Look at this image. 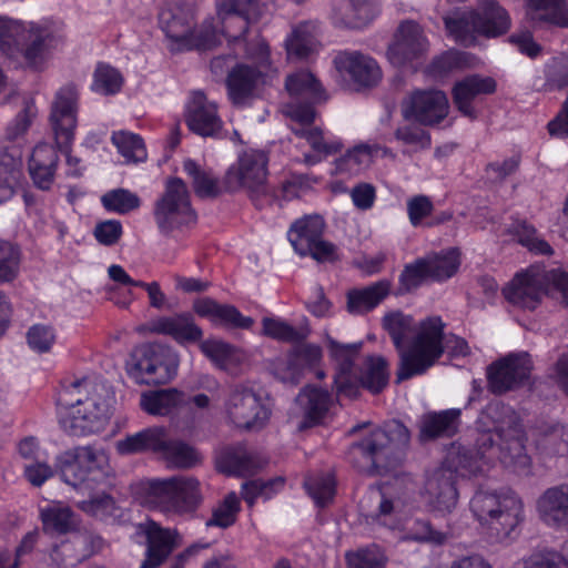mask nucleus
Here are the masks:
<instances>
[{
  "label": "nucleus",
  "mask_w": 568,
  "mask_h": 568,
  "mask_svg": "<svg viewBox=\"0 0 568 568\" xmlns=\"http://www.w3.org/2000/svg\"><path fill=\"white\" fill-rule=\"evenodd\" d=\"M527 17L535 23L568 28L565 0H526Z\"/></svg>",
  "instance_id": "obj_42"
},
{
  "label": "nucleus",
  "mask_w": 568,
  "mask_h": 568,
  "mask_svg": "<svg viewBox=\"0 0 568 568\" xmlns=\"http://www.w3.org/2000/svg\"><path fill=\"white\" fill-rule=\"evenodd\" d=\"M323 361L321 345L306 341L293 343L285 357L276 358L272 363V374L280 382L293 386L298 385L307 374L323 381L326 377Z\"/></svg>",
  "instance_id": "obj_14"
},
{
  "label": "nucleus",
  "mask_w": 568,
  "mask_h": 568,
  "mask_svg": "<svg viewBox=\"0 0 568 568\" xmlns=\"http://www.w3.org/2000/svg\"><path fill=\"white\" fill-rule=\"evenodd\" d=\"M423 260L429 282L444 283L455 276L460 267V253L456 247L435 252Z\"/></svg>",
  "instance_id": "obj_45"
},
{
  "label": "nucleus",
  "mask_w": 568,
  "mask_h": 568,
  "mask_svg": "<svg viewBox=\"0 0 568 568\" xmlns=\"http://www.w3.org/2000/svg\"><path fill=\"white\" fill-rule=\"evenodd\" d=\"M261 334L271 339L282 343H300L308 338L311 329L308 326L295 327L287 321L277 316H265L262 318Z\"/></svg>",
  "instance_id": "obj_52"
},
{
  "label": "nucleus",
  "mask_w": 568,
  "mask_h": 568,
  "mask_svg": "<svg viewBox=\"0 0 568 568\" xmlns=\"http://www.w3.org/2000/svg\"><path fill=\"white\" fill-rule=\"evenodd\" d=\"M460 416L462 410L459 408H448L425 414L419 428L420 440L429 442L438 438H452L458 432Z\"/></svg>",
  "instance_id": "obj_36"
},
{
  "label": "nucleus",
  "mask_w": 568,
  "mask_h": 568,
  "mask_svg": "<svg viewBox=\"0 0 568 568\" xmlns=\"http://www.w3.org/2000/svg\"><path fill=\"white\" fill-rule=\"evenodd\" d=\"M183 171L192 180L194 193L200 199H215L221 193L219 179L201 168L193 159L183 162Z\"/></svg>",
  "instance_id": "obj_54"
},
{
  "label": "nucleus",
  "mask_w": 568,
  "mask_h": 568,
  "mask_svg": "<svg viewBox=\"0 0 568 568\" xmlns=\"http://www.w3.org/2000/svg\"><path fill=\"white\" fill-rule=\"evenodd\" d=\"M392 282L376 281L364 287H354L346 293V311L352 315H366L374 311L390 294Z\"/></svg>",
  "instance_id": "obj_32"
},
{
  "label": "nucleus",
  "mask_w": 568,
  "mask_h": 568,
  "mask_svg": "<svg viewBox=\"0 0 568 568\" xmlns=\"http://www.w3.org/2000/svg\"><path fill=\"white\" fill-rule=\"evenodd\" d=\"M84 539L74 535L54 545L49 554L54 568H75L90 558V551L84 549Z\"/></svg>",
  "instance_id": "obj_50"
},
{
  "label": "nucleus",
  "mask_w": 568,
  "mask_h": 568,
  "mask_svg": "<svg viewBox=\"0 0 568 568\" xmlns=\"http://www.w3.org/2000/svg\"><path fill=\"white\" fill-rule=\"evenodd\" d=\"M102 206L106 212L128 214L141 206L140 197L126 189H114L101 196Z\"/></svg>",
  "instance_id": "obj_63"
},
{
  "label": "nucleus",
  "mask_w": 568,
  "mask_h": 568,
  "mask_svg": "<svg viewBox=\"0 0 568 568\" xmlns=\"http://www.w3.org/2000/svg\"><path fill=\"white\" fill-rule=\"evenodd\" d=\"M473 9L444 18L445 29L458 44L470 45L476 41L477 27Z\"/></svg>",
  "instance_id": "obj_57"
},
{
  "label": "nucleus",
  "mask_w": 568,
  "mask_h": 568,
  "mask_svg": "<svg viewBox=\"0 0 568 568\" xmlns=\"http://www.w3.org/2000/svg\"><path fill=\"white\" fill-rule=\"evenodd\" d=\"M263 73L255 67L236 63L227 73L225 87L230 101L234 105L243 104L251 98Z\"/></svg>",
  "instance_id": "obj_35"
},
{
  "label": "nucleus",
  "mask_w": 568,
  "mask_h": 568,
  "mask_svg": "<svg viewBox=\"0 0 568 568\" xmlns=\"http://www.w3.org/2000/svg\"><path fill=\"white\" fill-rule=\"evenodd\" d=\"M160 456L170 468L175 469H191L202 463V456L195 447L181 439H170L166 433Z\"/></svg>",
  "instance_id": "obj_43"
},
{
  "label": "nucleus",
  "mask_w": 568,
  "mask_h": 568,
  "mask_svg": "<svg viewBox=\"0 0 568 568\" xmlns=\"http://www.w3.org/2000/svg\"><path fill=\"white\" fill-rule=\"evenodd\" d=\"M22 250L19 244L0 240V284L12 283L20 274Z\"/></svg>",
  "instance_id": "obj_61"
},
{
  "label": "nucleus",
  "mask_w": 568,
  "mask_h": 568,
  "mask_svg": "<svg viewBox=\"0 0 568 568\" xmlns=\"http://www.w3.org/2000/svg\"><path fill=\"white\" fill-rule=\"evenodd\" d=\"M194 313L207 318L214 326H222L229 329H251L254 320L243 315L233 304H222L210 296L196 298L193 302Z\"/></svg>",
  "instance_id": "obj_26"
},
{
  "label": "nucleus",
  "mask_w": 568,
  "mask_h": 568,
  "mask_svg": "<svg viewBox=\"0 0 568 568\" xmlns=\"http://www.w3.org/2000/svg\"><path fill=\"white\" fill-rule=\"evenodd\" d=\"M111 142L126 162H144L148 158L144 141L139 134L128 131L113 132Z\"/></svg>",
  "instance_id": "obj_60"
},
{
  "label": "nucleus",
  "mask_w": 568,
  "mask_h": 568,
  "mask_svg": "<svg viewBox=\"0 0 568 568\" xmlns=\"http://www.w3.org/2000/svg\"><path fill=\"white\" fill-rule=\"evenodd\" d=\"M149 331L170 336L179 345L195 344L203 338V329L195 323L190 312L159 316L149 323Z\"/></svg>",
  "instance_id": "obj_28"
},
{
  "label": "nucleus",
  "mask_w": 568,
  "mask_h": 568,
  "mask_svg": "<svg viewBox=\"0 0 568 568\" xmlns=\"http://www.w3.org/2000/svg\"><path fill=\"white\" fill-rule=\"evenodd\" d=\"M49 122L58 153L61 152L65 156V174L70 178H81L85 168L82 160L71 153L78 125V91L74 85H64L57 92Z\"/></svg>",
  "instance_id": "obj_11"
},
{
  "label": "nucleus",
  "mask_w": 568,
  "mask_h": 568,
  "mask_svg": "<svg viewBox=\"0 0 568 568\" xmlns=\"http://www.w3.org/2000/svg\"><path fill=\"white\" fill-rule=\"evenodd\" d=\"M298 397L305 398L303 426L321 425L333 405V394L321 386L307 384L300 390Z\"/></svg>",
  "instance_id": "obj_38"
},
{
  "label": "nucleus",
  "mask_w": 568,
  "mask_h": 568,
  "mask_svg": "<svg viewBox=\"0 0 568 568\" xmlns=\"http://www.w3.org/2000/svg\"><path fill=\"white\" fill-rule=\"evenodd\" d=\"M215 468L219 473L233 477L255 475L260 465L255 457L247 452L244 443L226 445L215 454Z\"/></svg>",
  "instance_id": "obj_30"
},
{
  "label": "nucleus",
  "mask_w": 568,
  "mask_h": 568,
  "mask_svg": "<svg viewBox=\"0 0 568 568\" xmlns=\"http://www.w3.org/2000/svg\"><path fill=\"white\" fill-rule=\"evenodd\" d=\"M446 323L433 315L418 324L412 348L403 356L399 381L424 375L446 353L450 359L470 355L468 342L454 333H445Z\"/></svg>",
  "instance_id": "obj_5"
},
{
  "label": "nucleus",
  "mask_w": 568,
  "mask_h": 568,
  "mask_svg": "<svg viewBox=\"0 0 568 568\" xmlns=\"http://www.w3.org/2000/svg\"><path fill=\"white\" fill-rule=\"evenodd\" d=\"M61 43V37L48 27L0 16L1 53L13 61L22 60L33 71H42Z\"/></svg>",
  "instance_id": "obj_6"
},
{
  "label": "nucleus",
  "mask_w": 568,
  "mask_h": 568,
  "mask_svg": "<svg viewBox=\"0 0 568 568\" xmlns=\"http://www.w3.org/2000/svg\"><path fill=\"white\" fill-rule=\"evenodd\" d=\"M468 53L458 50H447L434 57L426 67V73L433 78H443L455 70L467 65Z\"/></svg>",
  "instance_id": "obj_62"
},
{
  "label": "nucleus",
  "mask_w": 568,
  "mask_h": 568,
  "mask_svg": "<svg viewBox=\"0 0 568 568\" xmlns=\"http://www.w3.org/2000/svg\"><path fill=\"white\" fill-rule=\"evenodd\" d=\"M534 364L527 352L509 353L487 366V388L494 395H504L524 387L530 379Z\"/></svg>",
  "instance_id": "obj_17"
},
{
  "label": "nucleus",
  "mask_w": 568,
  "mask_h": 568,
  "mask_svg": "<svg viewBox=\"0 0 568 568\" xmlns=\"http://www.w3.org/2000/svg\"><path fill=\"white\" fill-rule=\"evenodd\" d=\"M146 555L140 568H158L169 557L174 546V535L168 528L150 520L145 527Z\"/></svg>",
  "instance_id": "obj_37"
},
{
  "label": "nucleus",
  "mask_w": 568,
  "mask_h": 568,
  "mask_svg": "<svg viewBox=\"0 0 568 568\" xmlns=\"http://www.w3.org/2000/svg\"><path fill=\"white\" fill-rule=\"evenodd\" d=\"M179 364V354L171 346L144 343L132 351L126 371L138 384L163 385L176 376Z\"/></svg>",
  "instance_id": "obj_12"
},
{
  "label": "nucleus",
  "mask_w": 568,
  "mask_h": 568,
  "mask_svg": "<svg viewBox=\"0 0 568 568\" xmlns=\"http://www.w3.org/2000/svg\"><path fill=\"white\" fill-rule=\"evenodd\" d=\"M201 353L219 369L226 371L243 363V351L220 338H206L199 342Z\"/></svg>",
  "instance_id": "obj_40"
},
{
  "label": "nucleus",
  "mask_w": 568,
  "mask_h": 568,
  "mask_svg": "<svg viewBox=\"0 0 568 568\" xmlns=\"http://www.w3.org/2000/svg\"><path fill=\"white\" fill-rule=\"evenodd\" d=\"M227 419L239 429L260 432L268 423L272 410L261 395L245 385H236L225 400Z\"/></svg>",
  "instance_id": "obj_16"
},
{
  "label": "nucleus",
  "mask_w": 568,
  "mask_h": 568,
  "mask_svg": "<svg viewBox=\"0 0 568 568\" xmlns=\"http://www.w3.org/2000/svg\"><path fill=\"white\" fill-rule=\"evenodd\" d=\"M503 295L516 307L535 311L546 295L544 276L531 270H523L503 288Z\"/></svg>",
  "instance_id": "obj_23"
},
{
  "label": "nucleus",
  "mask_w": 568,
  "mask_h": 568,
  "mask_svg": "<svg viewBox=\"0 0 568 568\" xmlns=\"http://www.w3.org/2000/svg\"><path fill=\"white\" fill-rule=\"evenodd\" d=\"M154 220L161 233L168 235L184 224L195 223L197 214L192 207L190 193L181 178H169L162 196L154 205Z\"/></svg>",
  "instance_id": "obj_15"
},
{
  "label": "nucleus",
  "mask_w": 568,
  "mask_h": 568,
  "mask_svg": "<svg viewBox=\"0 0 568 568\" xmlns=\"http://www.w3.org/2000/svg\"><path fill=\"white\" fill-rule=\"evenodd\" d=\"M506 233L532 254L545 256L554 254L551 245L546 240L537 236L536 227L528 223L527 220L511 216L510 223L506 227Z\"/></svg>",
  "instance_id": "obj_46"
},
{
  "label": "nucleus",
  "mask_w": 568,
  "mask_h": 568,
  "mask_svg": "<svg viewBox=\"0 0 568 568\" xmlns=\"http://www.w3.org/2000/svg\"><path fill=\"white\" fill-rule=\"evenodd\" d=\"M240 510V499L234 491H231L223 498L217 507L213 509L211 518L206 521V526L226 529L235 524Z\"/></svg>",
  "instance_id": "obj_64"
},
{
  "label": "nucleus",
  "mask_w": 568,
  "mask_h": 568,
  "mask_svg": "<svg viewBox=\"0 0 568 568\" xmlns=\"http://www.w3.org/2000/svg\"><path fill=\"white\" fill-rule=\"evenodd\" d=\"M184 393L176 388L144 392L141 395V408L150 415L168 416L183 406Z\"/></svg>",
  "instance_id": "obj_48"
},
{
  "label": "nucleus",
  "mask_w": 568,
  "mask_h": 568,
  "mask_svg": "<svg viewBox=\"0 0 568 568\" xmlns=\"http://www.w3.org/2000/svg\"><path fill=\"white\" fill-rule=\"evenodd\" d=\"M113 402L103 384L88 377L62 379L55 397L58 425L68 436L97 434L111 417Z\"/></svg>",
  "instance_id": "obj_2"
},
{
  "label": "nucleus",
  "mask_w": 568,
  "mask_h": 568,
  "mask_svg": "<svg viewBox=\"0 0 568 568\" xmlns=\"http://www.w3.org/2000/svg\"><path fill=\"white\" fill-rule=\"evenodd\" d=\"M326 346L329 357L337 362L333 376V392L339 386L341 389H351L348 374L355 368V358L363 347V342L343 344L326 336Z\"/></svg>",
  "instance_id": "obj_34"
},
{
  "label": "nucleus",
  "mask_w": 568,
  "mask_h": 568,
  "mask_svg": "<svg viewBox=\"0 0 568 568\" xmlns=\"http://www.w3.org/2000/svg\"><path fill=\"white\" fill-rule=\"evenodd\" d=\"M21 178V158L19 154L0 152V204L9 201L16 192Z\"/></svg>",
  "instance_id": "obj_55"
},
{
  "label": "nucleus",
  "mask_w": 568,
  "mask_h": 568,
  "mask_svg": "<svg viewBox=\"0 0 568 568\" xmlns=\"http://www.w3.org/2000/svg\"><path fill=\"white\" fill-rule=\"evenodd\" d=\"M222 20V32L230 44L241 43L247 59L265 64L270 62L271 49L267 41L257 34L247 39L250 24L263 14L260 0H221L217 7Z\"/></svg>",
  "instance_id": "obj_9"
},
{
  "label": "nucleus",
  "mask_w": 568,
  "mask_h": 568,
  "mask_svg": "<svg viewBox=\"0 0 568 568\" xmlns=\"http://www.w3.org/2000/svg\"><path fill=\"white\" fill-rule=\"evenodd\" d=\"M425 265L423 257L406 263L398 275L397 285L394 290L390 288V294L395 297L413 294L429 282Z\"/></svg>",
  "instance_id": "obj_53"
},
{
  "label": "nucleus",
  "mask_w": 568,
  "mask_h": 568,
  "mask_svg": "<svg viewBox=\"0 0 568 568\" xmlns=\"http://www.w3.org/2000/svg\"><path fill=\"white\" fill-rule=\"evenodd\" d=\"M124 78L119 69L108 62L97 63L90 85L92 92L103 97L115 95L122 90Z\"/></svg>",
  "instance_id": "obj_56"
},
{
  "label": "nucleus",
  "mask_w": 568,
  "mask_h": 568,
  "mask_svg": "<svg viewBox=\"0 0 568 568\" xmlns=\"http://www.w3.org/2000/svg\"><path fill=\"white\" fill-rule=\"evenodd\" d=\"M478 443L497 448L506 468L524 470L530 466L526 453L527 436L519 414L501 400L489 402L477 418Z\"/></svg>",
  "instance_id": "obj_4"
},
{
  "label": "nucleus",
  "mask_w": 568,
  "mask_h": 568,
  "mask_svg": "<svg viewBox=\"0 0 568 568\" xmlns=\"http://www.w3.org/2000/svg\"><path fill=\"white\" fill-rule=\"evenodd\" d=\"M195 21L194 12L183 4L163 8L159 13V24L169 40L168 49L171 53H181L178 50L184 47Z\"/></svg>",
  "instance_id": "obj_27"
},
{
  "label": "nucleus",
  "mask_w": 568,
  "mask_h": 568,
  "mask_svg": "<svg viewBox=\"0 0 568 568\" xmlns=\"http://www.w3.org/2000/svg\"><path fill=\"white\" fill-rule=\"evenodd\" d=\"M332 19L336 26L361 29L373 19L372 4L368 0H339Z\"/></svg>",
  "instance_id": "obj_41"
},
{
  "label": "nucleus",
  "mask_w": 568,
  "mask_h": 568,
  "mask_svg": "<svg viewBox=\"0 0 568 568\" xmlns=\"http://www.w3.org/2000/svg\"><path fill=\"white\" fill-rule=\"evenodd\" d=\"M142 504L165 515L193 514L202 501L200 481L193 476L145 478L135 486Z\"/></svg>",
  "instance_id": "obj_8"
},
{
  "label": "nucleus",
  "mask_w": 568,
  "mask_h": 568,
  "mask_svg": "<svg viewBox=\"0 0 568 568\" xmlns=\"http://www.w3.org/2000/svg\"><path fill=\"white\" fill-rule=\"evenodd\" d=\"M497 90V82L491 77L478 73L469 74L457 81L452 89L453 103L462 115L476 120L478 112L473 105L479 95H489Z\"/></svg>",
  "instance_id": "obj_25"
},
{
  "label": "nucleus",
  "mask_w": 568,
  "mask_h": 568,
  "mask_svg": "<svg viewBox=\"0 0 568 568\" xmlns=\"http://www.w3.org/2000/svg\"><path fill=\"white\" fill-rule=\"evenodd\" d=\"M476 31L485 38H497L510 28V17L496 0H478L477 8L473 9Z\"/></svg>",
  "instance_id": "obj_31"
},
{
  "label": "nucleus",
  "mask_w": 568,
  "mask_h": 568,
  "mask_svg": "<svg viewBox=\"0 0 568 568\" xmlns=\"http://www.w3.org/2000/svg\"><path fill=\"white\" fill-rule=\"evenodd\" d=\"M184 122L187 129L200 136H217L223 129L217 105L210 102L202 91L192 92L184 106Z\"/></svg>",
  "instance_id": "obj_22"
},
{
  "label": "nucleus",
  "mask_w": 568,
  "mask_h": 568,
  "mask_svg": "<svg viewBox=\"0 0 568 568\" xmlns=\"http://www.w3.org/2000/svg\"><path fill=\"white\" fill-rule=\"evenodd\" d=\"M59 165L57 145L38 143L29 158L28 172L33 185L41 191H50L55 181Z\"/></svg>",
  "instance_id": "obj_29"
},
{
  "label": "nucleus",
  "mask_w": 568,
  "mask_h": 568,
  "mask_svg": "<svg viewBox=\"0 0 568 568\" xmlns=\"http://www.w3.org/2000/svg\"><path fill=\"white\" fill-rule=\"evenodd\" d=\"M165 429L163 427H148L135 434L128 435L116 443L120 455H135L153 453L159 454L164 444Z\"/></svg>",
  "instance_id": "obj_39"
},
{
  "label": "nucleus",
  "mask_w": 568,
  "mask_h": 568,
  "mask_svg": "<svg viewBox=\"0 0 568 568\" xmlns=\"http://www.w3.org/2000/svg\"><path fill=\"white\" fill-rule=\"evenodd\" d=\"M285 89L294 99H313L325 101V90L320 80L310 71L301 70L288 74L285 80Z\"/></svg>",
  "instance_id": "obj_51"
},
{
  "label": "nucleus",
  "mask_w": 568,
  "mask_h": 568,
  "mask_svg": "<svg viewBox=\"0 0 568 568\" xmlns=\"http://www.w3.org/2000/svg\"><path fill=\"white\" fill-rule=\"evenodd\" d=\"M39 517L48 535H67L77 528L73 510L60 501L40 507Z\"/></svg>",
  "instance_id": "obj_44"
},
{
  "label": "nucleus",
  "mask_w": 568,
  "mask_h": 568,
  "mask_svg": "<svg viewBox=\"0 0 568 568\" xmlns=\"http://www.w3.org/2000/svg\"><path fill=\"white\" fill-rule=\"evenodd\" d=\"M267 153L261 150L244 151L237 161L225 173L223 185L225 192H235L240 189H247L253 199L254 194L264 190L267 179Z\"/></svg>",
  "instance_id": "obj_19"
},
{
  "label": "nucleus",
  "mask_w": 568,
  "mask_h": 568,
  "mask_svg": "<svg viewBox=\"0 0 568 568\" xmlns=\"http://www.w3.org/2000/svg\"><path fill=\"white\" fill-rule=\"evenodd\" d=\"M496 459L499 460L498 449L480 445L478 437L474 444H450L440 465L425 483L430 506L440 513H452L459 498L458 477H490Z\"/></svg>",
  "instance_id": "obj_1"
},
{
  "label": "nucleus",
  "mask_w": 568,
  "mask_h": 568,
  "mask_svg": "<svg viewBox=\"0 0 568 568\" xmlns=\"http://www.w3.org/2000/svg\"><path fill=\"white\" fill-rule=\"evenodd\" d=\"M469 508L483 531L496 542L514 539L525 519L524 504L511 490L490 491L479 487Z\"/></svg>",
  "instance_id": "obj_7"
},
{
  "label": "nucleus",
  "mask_w": 568,
  "mask_h": 568,
  "mask_svg": "<svg viewBox=\"0 0 568 568\" xmlns=\"http://www.w3.org/2000/svg\"><path fill=\"white\" fill-rule=\"evenodd\" d=\"M346 568H386L388 557L376 544L358 547L345 552Z\"/></svg>",
  "instance_id": "obj_59"
},
{
  "label": "nucleus",
  "mask_w": 568,
  "mask_h": 568,
  "mask_svg": "<svg viewBox=\"0 0 568 568\" xmlns=\"http://www.w3.org/2000/svg\"><path fill=\"white\" fill-rule=\"evenodd\" d=\"M336 485L334 473L308 476L303 483L305 491L320 508H324L333 501L336 494Z\"/></svg>",
  "instance_id": "obj_58"
},
{
  "label": "nucleus",
  "mask_w": 568,
  "mask_h": 568,
  "mask_svg": "<svg viewBox=\"0 0 568 568\" xmlns=\"http://www.w3.org/2000/svg\"><path fill=\"white\" fill-rule=\"evenodd\" d=\"M333 63L341 74L348 75L355 84L362 88H372L382 78V70L376 60L359 51H339Z\"/></svg>",
  "instance_id": "obj_24"
},
{
  "label": "nucleus",
  "mask_w": 568,
  "mask_h": 568,
  "mask_svg": "<svg viewBox=\"0 0 568 568\" xmlns=\"http://www.w3.org/2000/svg\"><path fill=\"white\" fill-rule=\"evenodd\" d=\"M409 440V429L400 420L393 419L357 436L348 445L345 459L358 474L383 476L403 464Z\"/></svg>",
  "instance_id": "obj_3"
},
{
  "label": "nucleus",
  "mask_w": 568,
  "mask_h": 568,
  "mask_svg": "<svg viewBox=\"0 0 568 568\" xmlns=\"http://www.w3.org/2000/svg\"><path fill=\"white\" fill-rule=\"evenodd\" d=\"M413 318L408 315H404L402 312L390 313L384 316L383 325L386 332L388 333L395 349L399 356V363L396 372L397 383H402L399 381V375L402 371L403 356L412 348L414 337L409 341L408 345L405 346V341L407 334L410 329Z\"/></svg>",
  "instance_id": "obj_49"
},
{
  "label": "nucleus",
  "mask_w": 568,
  "mask_h": 568,
  "mask_svg": "<svg viewBox=\"0 0 568 568\" xmlns=\"http://www.w3.org/2000/svg\"><path fill=\"white\" fill-rule=\"evenodd\" d=\"M537 510L547 526H568V485L561 484L546 489L537 501Z\"/></svg>",
  "instance_id": "obj_33"
},
{
  "label": "nucleus",
  "mask_w": 568,
  "mask_h": 568,
  "mask_svg": "<svg viewBox=\"0 0 568 568\" xmlns=\"http://www.w3.org/2000/svg\"><path fill=\"white\" fill-rule=\"evenodd\" d=\"M314 27L308 21L295 26L285 39V50L290 60H307L316 51Z\"/></svg>",
  "instance_id": "obj_47"
},
{
  "label": "nucleus",
  "mask_w": 568,
  "mask_h": 568,
  "mask_svg": "<svg viewBox=\"0 0 568 568\" xmlns=\"http://www.w3.org/2000/svg\"><path fill=\"white\" fill-rule=\"evenodd\" d=\"M351 389L334 390L337 398L357 400L362 390L376 396L382 394L388 386L390 379L389 363L382 355H367L359 366L355 365L354 371L348 374Z\"/></svg>",
  "instance_id": "obj_18"
},
{
  "label": "nucleus",
  "mask_w": 568,
  "mask_h": 568,
  "mask_svg": "<svg viewBox=\"0 0 568 568\" xmlns=\"http://www.w3.org/2000/svg\"><path fill=\"white\" fill-rule=\"evenodd\" d=\"M428 44L422 27L413 20H405L396 30L394 41L387 49V58L394 67L404 68L423 59Z\"/></svg>",
  "instance_id": "obj_21"
},
{
  "label": "nucleus",
  "mask_w": 568,
  "mask_h": 568,
  "mask_svg": "<svg viewBox=\"0 0 568 568\" xmlns=\"http://www.w3.org/2000/svg\"><path fill=\"white\" fill-rule=\"evenodd\" d=\"M326 222L320 214H305L295 219L286 233L287 241L300 256H311L318 263L339 260L337 246L324 240Z\"/></svg>",
  "instance_id": "obj_13"
},
{
  "label": "nucleus",
  "mask_w": 568,
  "mask_h": 568,
  "mask_svg": "<svg viewBox=\"0 0 568 568\" xmlns=\"http://www.w3.org/2000/svg\"><path fill=\"white\" fill-rule=\"evenodd\" d=\"M54 467L61 479L77 490L91 491L108 476V455L95 446H77L59 454Z\"/></svg>",
  "instance_id": "obj_10"
},
{
  "label": "nucleus",
  "mask_w": 568,
  "mask_h": 568,
  "mask_svg": "<svg viewBox=\"0 0 568 568\" xmlns=\"http://www.w3.org/2000/svg\"><path fill=\"white\" fill-rule=\"evenodd\" d=\"M448 111V98L438 89H415L402 105L404 119L424 126L438 125L447 118Z\"/></svg>",
  "instance_id": "obj_20"
}]
</instances>
